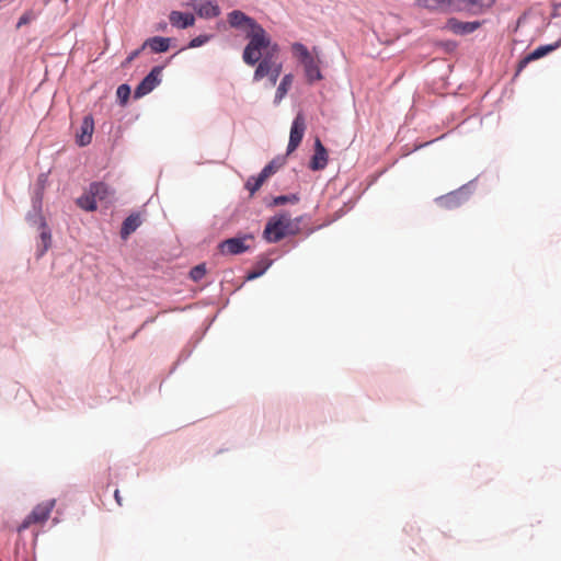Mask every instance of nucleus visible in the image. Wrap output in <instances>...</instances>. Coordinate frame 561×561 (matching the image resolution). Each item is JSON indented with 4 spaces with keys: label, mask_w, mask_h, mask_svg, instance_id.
Wrapping results in <instances>:
<instances>
[{
    "label": "nucleus",
    "mask_w": 561,
    "mask_h": 561,
    "mask_svg": "<svg viewBox=\"0 0 561 561\" xmlns=\"http://www.w3.org/2000/svg\"><path fill=\"white\" fill-rule=\"evenodd\" d=\"M229 25L245 34L249 39L243 49L242 59L248 66L256 65L267 53H279V46L272 42L268 33L253 18L240 10L227 15Z\"/></svg>",
    "instance_id": "nucleus-1"
},
{
    "label": "nucleus",
    "mask_w": 561,
    "mask_h": 561,
    "mask_svg": "<svg viewBox=\"0 0 561 561\" xmlns=\"http://www.w3.org/2000/svg\"><path fill=\"white\" fill-rule=\"evenodd\" d=\"M256 65L253 80L268 78L271 85H275L283 70V65L278 61V53L265 54Z\"/></svg>",
    "instance_id": "nucleus-2"
},
{
    "label": "nucleus",
    "mask_w": 561,
    "mask_h": 561,
    "mask_svg": "<svg viewBox=\"0 0 561 561\" xmlns=\"http://www.w3.org/2000/svg\"><path fill=\"white\" fill-rule=\"evenodd\" d=\"M291 219L288 215L282 214L275 216L266 224L264 229V238L268 242H278L290 233Z\"/></svg>",
    "instance_id": "nucleus-3"
},
{
    "label": "nucleus",
    "mask_w": 561,
    "mask_h": 561,
    "mask_svg": "<svg viewBox=\"0 0 561 561\" xmlns=\"http://www.w3.org/2000/svg\"><path fill=\"white\" fill-rule=\"evenodd\" d=\"M55 506V500L41 503L25 517L18 530L21 533L27 529L33 524H41L46 522Z\"/></svg>",
    "instance_id": "nucleus-4"
},
{
    "label": "nucleus",
    "mask_w": 561,
    "mask_h": 561,
    "mask_svg": "<svg viewBox=\"0 0 561 561\" xmlns=\"http://www.w3.org/2000/svg\"><path fill=\"white\" fill-rule=\"evenodd\" d=\"M307 125L306 119L302 113H298L293 121L291 127H290V134H289V141L287 146V154H290L294 152L298 146L300 145L305 131H306Z\"/></svg>",
    "instance_id": "nucleus-5"
},
{
    "label": "nucleus",
    "mask_w": 561,
    "mask_h": 561,
    "mask_svg": "<svg viewBox=\"0 0 561 561\" xmlns=\"http://www.w3.org/2000/svg\"><path fill=\"white\" fill-rule=\"evenodd\" d=\"M162 67L156 66L151 71L141 80L135 89V98L139 99L150 93L161 82Z\"/></svg>",
    "instance_id": "nucleus-6"
},
{
    "label": "nucleus",
    "mask_w": 561,
    "mask_h": 561,
    "mask_svg": "<svg viewBox=\"0 0 561 561\" xmlns=\"http://www.w3.org/2000/svg\"><path fill=\"white\" fill-rule=\"evenodd\" d=\"M252 239L253 238L251 236L226 239L219 243L218 249L220 253L225 255L241 254L250 249L247 241Z\"/></svg>",
    "instance_id": "nucleus-7"
},
{
    "label": "nucleus",
    "mask_w": 561,
    "mask_h": 561,
    "mask_svg": "<svg viewBox=\"0 0 561 561\" xmlns=\"http://www.w3.org/2000/svg\"><path fill=\"white\" fill-rule=\"evenodd\" d=\"M186 5L194 9L197 15L203 19L217 18L221 13L217 2L213 0H190Z\"/></svg>",
    "instance_id": "nucleus-8"
},
{
    "label": "nucleus",
    "mask_w": 561,
    "mask_h": 561,
    "mask_svg": "<svg viewBox=\"0 0 561 561\" xmlns=\"http://www.w3.org/2000/svg\"><path fill=\"white\" fill-rule=\"evenodd\" d=\"M469 199V193L466 188L450 192L436 199L438 206L444 209H455L462 206Z\"/></svg>",
    "instance_id": "nucleus-9"
},
{
    "label": "nucleus",
    "mask_w": 561,
    "mask_h": 561,
    "mask_svg": "<svg viewBox=\"0 0 561 561\" xmlns=\"http://www.w3.org/2000/svg\"><path fill=\"white\" fill-rule=\"evenodd\" d=\"M480 21L462 22L455 18H450L446 22V28L456 35H468L480 28Z\"/></svg>",
    "instance_id": "nucleus-10"
},
{
    "label": "nucleus",
    "mask_w": 561,
    "mask_h": 561,
    "mask_svg": "<svg viewBox=\"0 0 561 561\" xmlns=\"http://www.w3.org/2000/svg\"><path fill=\"white\" fill-rule=\"evenodd\" d=\"M94 131V121L91 115L83 117L80 130L77 133V144L81 147L88 146L92 141Z\"/></svg>",
    "instance_id": "nucleus-11"
},
{
    "label": "nucleus",
    "mask_w": 561,
    "mask_h": 561,
    "mask_svg": "<svg viewBox=\"0 0 561 561\" xmlns=\"http://www.w3.org/2000/svg\"><path fill=\"white\" fill-rule=\"evenodd\" d=\"M557 46L553 45H545L539 46L528 55H526L523 59L519 60L517 65V71L518 75L520 71H523L524 68L527 67V65L534 60H537L543 56H546L548 53L552 51Z\"/></svg>",
    "instance_id": "nucleus-12"
},
{
    "label": "nucleus",
    "mask_w": 561,
    "mask_h": 561,
    "mask_svg": "<svg viewBox=\"0 0 561 561\" xmlns=\"http://www.w3.org/2000/svg\"><path fill=\"white\" fill-rule=\"evenodd\" d=\"M328 163V152L324 146L321 144L319 139L316 140L314 144V154L310 162V168L312 170H322L325 168Z\"/></svg>",
    "instance_id": "nucleus-13"
},
{
    "label": "nucleus",
    "mask_w": 561,
    "mask_h": 561,
    "mask_svg": "<svg viewBox=\"0 0 561 561\" xmlns=\"http://www.w3.org/2000/svg\"><path fill=\"white\" fill-rule=\"evenodd\" d=\"M170 23L178 28H186L193 26L195 18L191 13H183L180 11H171L169 14Z\"/></svg>",
    "instance_id": "nucleus-14"
},
{
    "label": "nucleus",
    "mask_w": 561,
    "mask_h": 561,
    "mask_svg": "<svg viewBox=\"0 0 561 561\" xmlns=\"http://www.w3.org/2000/svg\"><path fill=\"white\" fill-rule=\"evenodd\" d=\"M170 42L168 37L153 36L144 42L142 48H150L153 53H164L169 49Z\"/></svg>",
    "instance_id": "nucleus-15"
},
{
    "label": "nucleus",
    "mask_w": 561,
    "mask_h": 561,
    "mask_svg": "<svg viewBox=\"0 0 561 561\" xmlns=\"http://www.w3.org/2000/svg\"><path fill=\"white\" fill-rule=\"evenodd\" d=\"M141 225V219L138 214H131L128 216L122 226L121 237L126 240L139 226Z\"/></svg>",
    "instance_id": "nucleus-16"
},
{
    "label": "nucleus",
    "mask_w": 561,
    "mask_h": 561,
    "mask_svg": "<svg viewBox=\"0 0 561 561\" xmlns=\"http://www.w3.org/2000/svg\"><path fill=\"white\" fill-rule=\"evenodd\" d=\"M302 65H304L305 73H306V77H307V80L309 83H312L317 80L322 79L321 71L313 58L307 60Z\"/></svg>",
    "instance_id": "nucleus-17"
},
{
    "label": "nucleus",
    "mask_w": 561,
    "mask_h": 561,
    "mask_svg": "<svg viewBox=\"0 0 561 561\" xmlns=\"http://www.w3.org/2000/svg\"><path fill=\"white\" fill-rule=\"evenodd\" d=\"M294 81V76L291 73H287L280 80L276 93H275V103H279L285 95L287 94L288 90L290 89Z\"/></svg>",
    "instance_id": "nucleus-18"
},
{
    "label": "nucleus",
    "mask_w": 561,
    "mask_h": 561,
    "mask_svg": "<svg viewBox=\"0 0 561 561\" xmlns=\"http://www.w3.org/2000/svg\"><path fill=\"white\" fill-rule=\"evenodd\" d=\"M90 193L99 201H105L110 196V188L103 182H93L89 186Z\"/></svg>",
    "instance_id": "nucleus-19"
},
{
    "label": "nucleus",
    "mask_w": 561,
    "mask_h": 561,
    "mask_svg": "<svg viewBox=\"0 0 561 561\" xmlns=\"http://www.w3.org/2000/svg\"><path fill=\"white\" fill-rule=\"evenodd\" d=\"M39 228H41V241L43 243V248L39 251V255H43L50 247L51 233L47 227L45 219L42 216L39 217Z\"/></svg>",
    "instance_id": "nucleus-20"
},
{
    "label": "nucleus",
    "mask_w": 561,
    "mask_h": 561,
    "mask_svg": "<svg viewBox=\"0 0 561 561\" xmlns=\"http://www.w3.org/2000/svg\"><path fill=\"white\" fill-rule=\"evenodd\" d=\"M77 205L87 211H94L96 209V201L93 195L90 193V190L87 194L80 196L77 199Z\"/></svg>",
    "instance_id": "nucleus-21"
},
{
    "label": "nucleus",
    "mask_w": 561,
    "mask_h": 561,
    "mask_svg": "<svg viewBox=\"0 0 561 561\" xmlns=\"http://www.w3.org/2000/svg\"><path fill=\"white\" fill-rule=\"evenodd\" d=\"M266 178H263V174L260 173L257 176H251L248 179L245 183V187L250 191V194L253 195L256 191L260 190V187L263 185V183L266 181Z\"/></svg>",
    "instance_id": "nucleus-22"
},
{
    "label": "nucleus",
    "mask_w": 561,
    "mask_h": 561,
    "mask_svg": "<svg viewBox=\"0 0 561 561\" xmlns=\"http://www.w3.org/2000/svg\"><path fill=\"white\" fill-rule=\"evenodd\" d=\"M291 49H293L295 56H297L302 64L306 62L307 60L313 58L310 55L308 48L300 43H294L291 46Z\"/></svg>",
    "instance_id": "nucleus-23"
},
{
    "label": "nucleus",
    "mask_w": 561,
    "mask_h": 561,
    "mask_svg": "<svg viewBox=\"0 0 561 561\" xmlns=\"http://www.w3.org/2000/svg\"><path fill=\"white\" fill-rule=\"evenodd\" d=\"M282 165V162L277 160H272L268 164H266L261 173L263 174V178L268 179L271 175H273Z\"/></svg>",
    "instance_id": "nucleus-24"
},
{
    "label": "nucleus",
    "mask_w": 561,
    "mask_h": 561,
    "mask_svg": "<svg viewBox=\"0 0 561 561\" xmlns=\"http://www.w3.org/2000/svg\"><path fill=\"white\" fill-rule=\"evenodd\" d=\"M205 274H206V267L204 264L194 266L190 272L191 278L195 282L201 280L205 276Z\"/></svg>",
    "instance_id": "nucleus-25"
},
{
    "label": "nucleus",
    "mask_w": 561,
    "mask_h": 561,
    "mask_svg": "<svg viewBox=\"0 0 561 561\" xmlns=\"http://www.w3.org/2000/svg\"><path fill=\"white\" fill-rule=\"evenodd\" d=\"M299 198L297 195L295 194H291V195H280V196H277L274 198V205H284L286 203H291V204H296L298 203Z\"/></svg>",
    "instance_id": "nucleus-26"
},
{
    "label": "nucleus",
    "mask_w": 561,
    "mask_h": 561,
    "mask_svg": "<svg viewBox=\"0 0 561 561\" xmlns=\"http://www.w3.org/2000/svg\"><path fill=\"white\" fill-rule=\"evenodd\" d=\"M116 94H117V98L121 100V102L124 104L127 102V100L130 95V88L127 84H121L117 88Z\"/></svg>",
    "instance_id": "nucleus-27"
},
{
    "label": "nucleus",
    "mask_w": 561,
    "mask_h": 561,
    "mask_svg": "<svg viewBox=\"0 0 561 561\" xmlns=\"http://www.w3.org/2000/svg\"><path fill=\"white\" fill-rule=\"evenodd\" d=\"M210 37H211L210 35H199L190 42L188 48L199 47V46L206 44L210 39Z\"/></svg>",
    "instance_id": "nucleus-28"
},
{
    "label": "nucleus",
    "mask_w": 561,
    "mask_h": 561,
    "mask_svg": "<svg viewBox=\"0 0 561 561\" xmlns=\"http://www.w3.org/2000/svg\"><path fill=\"white\" fill-rule=\"evenodd\" d=\"M145 48H142V46L134 51H131L128 57L126 58V61L125 64L128 65L130 64L133 60H135L139 55L140 53L144 50Z\"/></svg>",
    "instance_id": "nucleus-29"
},
{
    "label": "nucleus",
    "mask_w": 561,
    "mask_h": 561,
    "mask_svg": "<svg viewBox=\"0 0 561 561\" xmlns=\"http://www.w3.org/2000/svg\"><path fill=\"white\" fill-rule=\"evenodd\" d=\"M31 20H32L31 14L25 13V14H23V15L20 18V20H19V22H18V25H16V26H18V27H21L22 25L30 23V21H31Z\"/></svg>",
    "instance_id": "nucleus-30"
},
{
    "label": "nucleus",
    "mask_w": 561,
    "mask_h": 561,
    "mask_svg": "<svg viewBox=\"0 0 561 561\" xmlns=\"http://www.w3.org/2000/svg\"><path fill=\"white\" fill-rule=\"evenodd\" d=\"M263 273H264V270L251 272L248 275V279H253V278L260 277Z\"/></svg>",
    "instance_id": "nucleus-31"
},
{
    "label": "nucleus",
    "mask_w": 561,
    "mask_h": 561,
    "mask_svg": "<svg viewBox=\"0 0 561 561\" xmlns=\"http://www.w3.org/2000/svg\"><path fill=\"white\" fill-rule=\"evenodd\" d=\"M263 273H264V270L251 272L248 275V279H253V278L260 277Z\"/></svg>",
    "instance_id": "nucleus-32"
},
{
    "label": "nucleus",
    "mask_w": 561,
    "mask_h": 561,
    "mask_svg": "<svg viewBox=\"0 0 561 561\" xmlns=\"http://www.w3.org/2000/svg\"><path fill=\"white\" fill-rule=\"evenodd\" d=\"M114 497H115V500H116L117 504L121 506V505H122V501H123V499H122L121 493H119V491H118V490H115V492H114Z\"/></svg>",
    "instance_id": "nucleus-33"
},
{
    "label": "nucleus",
    "mask_w": 561,
    "mask_h": 561,
    "mask_svg": "<svg viewBox=\"0 0 561 561\" xmlns=\"http://www.w3.org/2000/svg\"><path fill=\"white\" fill-rule=\"evenodd\" d=\"M164 27H167V24L160 25L161 30H164Z\"/></svg>",
    "instance_id": "nucleus-34"
},
{
    "label": "nucleus",
    "mask_w": 561,
    "mask_h": 561,
    "mask_svg": "<svg viewBox=\"0 0 561 561\" xmlns=\"http://www.w3.org/2000/svg\"><path fill=\"white\" fill-rule=\"evenodd\" d=\"M164 27H167V24L160 25L161 30H164Z\"/></svg>",
    "instance_id": "nucleus-35"
},
{
    "label": "nucleus",
    "mask_w": 561,
    "mask_h": 561,
    "mask_svg": "<svg viewBox=\"0 0 561 561\" xmlns=\"http://www.w3.org/2000/svg\"><path fill=\"white\" fill-rule=\"evenodd\" d=\"M64 1L66 2L67 0H64Z\"/></svg>",
    "instance_id": "nucleus-36"
}]
</instances>
